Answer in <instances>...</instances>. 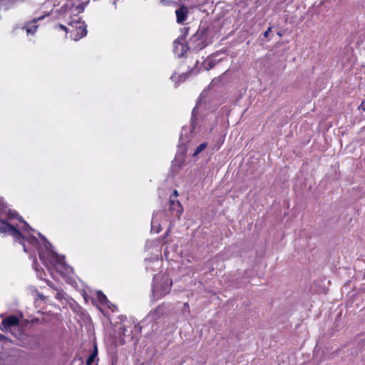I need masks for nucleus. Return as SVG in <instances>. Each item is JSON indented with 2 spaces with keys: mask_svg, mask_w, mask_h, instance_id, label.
I'll use <instances>...</instances> for the list:
<instances>
[{
  "mask_svg": "<svg viewBox=\"0 0 365 365\" xmlns=\"http://www.w3.org/2000/svg\"><path fill=\"white\" fill-rule=\"evenodd\" d=\"M34 230L19 216L16 211L7 207L0 198V233L12 236L23 245L24 251L28 252L31 248L28 247L26 242L38 250V257L48 271L55 269L62 276L69 274L73 272L72 267L64 261L63 256L58 255L51 250V245L41 233V243L32 234Z\"/></svg>",
  "mask_w": 365,
  "mask_h": 365,
  "instance_id": "1",
  "label": "nucleus"
},
{
  "mask_svg": "<svg viewBox=\"0 0 365 365\" xmlns=\"http://www.w3.org/2000/svg\"><path fill=\"white\" fill-rule=\"evenodd\" d=\"M173 281L168 274L154 276L152 287V299L157 301L168 294L171 290Z\"/></svg>",
  "mask_w": 365,
  "mask_h": 365,
  "instance_id": "2",
  "label": "nucleus"
},
{
  "mask_svg": "<svg viewBox=\"0 0 365 365\" xmlns=\"http://www.w3.org/2000/svg\"><path fill=\"white\" fill-rule=\"evenodd\" d=\"M68 24L72 27L75 26V29L69 31L70 38L71 39L74 41H78L81 38L86 36V26L84 25L83 23L79 21V18H78L77 16L73 21H70L68 22Z\"/></svg>",
  "mask_w": 365,
  "mask_h": 365,
  "instance_id": "3",
  "label": "nucleus"
},
{
  "mask_svg": "<svg viewBox=\"0 0 365 365\" xmlns=\"http://www.w3.org/2000/svg\"><path fill=\"white\" fill-rule=\"evenodd\" d=\"M185 40L183 35L174 41L173 51L178 57L183 56L187 51L190 49V46L185 44Z\"/></svg>",
  "mask_w": 365,
  "mask_h": 365,
  "instance_id": "4",
  "label": "nucleus"
},
{
  "mask_svg": "<svg viewBox=\"0 0 365 365\" xmlns=\"http://www.w3.org/2000/svg\"><path fill=\"white\" fill-rule=\"evenodd\" d=\"M45 15H43L41 16L34 18L31 21L24 24V26L22 27V29L26 31L27 36H34L36 34L37 29L38 27L37 22L40 20L43 19Z\"/></svg>",
  "mask_w": 365,
  "mask_h": 365,
  "instance_id": "5",
  "label": "nucleus"
},
{
  "mask_svg": "<svg viewBox=\"0 0 365 365\" xmlns=\"http://www.w3.org/2000/svg\"><path fill=\"white\" fill-rule=\"evenodd\" d=\"M19 322V319L16 316L10 315L3 319L2 322L0 324V329L3 331H6L12 327L18 325Z\"/></svg>",
  "mask_w": 365,
  "mask_h": 365,
  "instance_id": "6",
  "label": "nucleus"
},
{
  "mask_svg": "<svg viewBox=\"0 0 365 365\" xmlns=\"http://www.w3.org/2000/svg\"><path fill=\"white\" fill-rule=\"evenodd\" d=\"M165 313V308L163 305L158 306L156 309L151 310L146 317V319L150 322L157 321Z\"/></svg>",
  "mask_w": 365,
  "mask_h": 365,
  "instance_id": "7",
  "label": "nucleus"
},
{
  "mask_svg": "<svg viewBox=\"0 0 365 365\" xmlns=\"http://www.w3.org/2000/svg\"><path fill=\"white\" fill-rule=\"evenodd\" d=\"M189 46L190 49L200 50L205 46V44L203 39L198 34H195L190 38Z\"/></svg>",
  "mask_w": 365,
  "mask_h": 365,
  "instance_id": "8",
  "label": "nucleus"
},
{
  "mask_svg": "<svg viewBox=\"0 0 365 365\" xmlns=\"http://www.w3.org/2000/svg\"><path fill=\"white\" fill-rule=\"evenodd\" d=\"M218 54H213L208 56L203 62V67L205 70L209 71L217 63L222 61V58H217Z\"/></svg>",
  "mask_w": 365,
  "mask_h": 365,
  "instance_id": "9",
  "label": "nucleus"
},
{
  "mask_svg": "<svg viewBox=\"0 0 365 365\" xmlns=\"http://www.w3.org/2000/svg\"><path fill=\"white\" fill-rule=\"evenodd\" d=\"M97 299L101 305L110 308L113 312L116 309L115 306L107 299L106 296L101 291L97 292Z\"/></svg>",
  "mask_w": 365,
  "mask_h": 365,
  "instance_id": "10",
  "label": "nucleus"
},
{
  "mask_svg": "<svg viewBox=\"0 0 365 365\" xmlns=\"http://www.w3.org/2000/svg\"><path fill=\"white\" fill-rule=\"evenodd\" d=\"M175 14L177 17V22L179 24L183 23L186 20L187 16V7L181 6L175 11Z\"/></svg>",
  "mask_w": 365,
  "mask_h": 365,
  "instance_id": "11",
  "label": "nucleus"
},
{
  "mask_svg": "<svg viewBox=\"0 0 365 365\" xmlns=\"http://www.w3.org/2000/svg\"><path fill=\"white\" fill-rule=\"evenodd\" d=\"M17 1L18 0H0V10L6 11Z\"/></svg>",
  "mask_w": 365,
  "mask_h": 365,
  "instance_id": "12",
  "label": "nucleus"
},
{
  "mask_svg": "<svg viewBox=\"0 0 365 365\" xmlns=\"http://www.w3.org/2000/svg\"><path fill=\"white\" fill-rule=\"evenodd\" d=\"M187 76H188V74L187 73H182L178 76L175 73L171 76L170 79L173 82L177 83H181V82L185 81L186 80V78H187Z\"/></svg>",
  "mask_w": 365,
  "mask_h": 365,
  "instance_id": "13",
  "label": "nucleus"
},
{
  "mask_svg": "<svg viewBox=\"0 0 365 365\" xmlns=\"http://www.w3.org/2000/svg\"><path fill=\"white\" fill-rule=\"evenodd\" d=\"M173 198V196L170 197L172 209L176 210L178 213L181 214L182 212V205L178 200L175 201Z\"/></svg>",
  "mask_w": 365,
  "mask_h": 365,
  "instance_id": "14",
  "label": "nucleus"
},
{
  "mask_svg": "<svg viewBox=\"0 0 365 365\" xmlns=\"http://www.w3.org/2000/svg\"><path fill=\"white\" fill-rule=\"evenodd\" d=\"M207 143H201L199 146H197V148H196V150L193 153L192 155L193 156H197L199 153H200L202 150H204L207 148Z\"/></svg>",
  "mask_w": 365,
  "mask_h": 365,
  "instance_id": "15",
  "label": "nucleus"
},
{
  "mask_svg": "<svg viewBox=\"0 0 365 365\" xmlns=\"http://www.w3.org/2000/svg\"><path fill=\"white\" fill-rule=\"evenodd\" d=\"M95 359H96V354H91L88 356V359L86 361L87 365H92L93 364V362H94Z\"/></svg>",
  "mask_w": 365,
  "mask_h": 365,
  "instance_id": "16",
  "label": "nucleus"
},
{
  "mask_svg": "<svg viewBox=\"0 0 365 365\" xmlns=\"http://www.w3.org/2000/svg\"><path fill=\"white\" fill-rule=\"evenodd\" d=\"M57 290V293L56 294V299H62L64 297V292L62 290Z\"/></svg>",
  "mask_w": 365,
  "mask_h": 365,
  "instance_id": "17",
  "label": "nucleus"
},
{
  "mask_svg": "<svg viewBox=\"0 0 365 365\" xmlns=\"http://www.w3.org/2000/svg\"><path fill=\"white\" fill-rule=\"evenodd\" d=\"M55 27H56V29H59L65 31L66 33H69V31H70V29H67L65 26H63L62 24H58Z\"/></svg>",
  "mask_w": 365,
  "mask_h": 365,
  "instance_id": "18",
  "label": "nucleus"
},
{
  "mask_svg": "<svg viewBox=\"0 0 365 365\" xmlns=\"http://www.w3.org/2000/svg\"><path fill=\"white\" fill-rule=\"evenodd\" d=\"M133 327L135 329V331L136 332H140V329H141V327L139 326V324L138 323H136L135 321H133Z\"/></svg>",
  "mask_w": 365,
  "mask_h": 365,
  "instance_id": "19",
  "label": "nucleus"
},
{
  "mask_svg": "<svg viewBox=\"0 0 365 365\" xmlns=\"http://www.w3.org/2000/svg\"><path fill=\"white\" fill-rule=\"evenodd\" d=\"M154 222H154V219H153V220H152V225H151V230L152 231H155V232L158 233V232H160V228L158 227V228L155 229Z\"/></svg>",
  "mask_w": 365,
  "mask_h": 365,
  "instance_id": "20",
  "label": "nucleus"
},
{
  "mask_svg": "<svg viewBox=\"0 0 365 365\" xmlns=\"http://www.w3.org/2000/svg\"><path fill=\"white\" fill-rule=\"evenodd\" d=\"M34 267L37 273H38L40 272L39 269L36 267V259H34ZM38 275H39V274H38Z\"/></svg>",
  "mask_w": 365,
  "mask_h": 365,
  "instance_id": "21",
  "label": "nucleus"
},
{
  "mask_svg": "<svg viewBox=\"0 0 365 365\" xmlns=\"http://www.w3.org/2000/svg\"><path fill=\"white\" fill-rule=\"evenodd\" d=\"M122 331V333L126 336L127 335V332H128V330L125 329V326H122L120 328Z\"/></svg>",
  "mask_w": 365,
  "mask_h": 365,
  "instance_id": "22",
  "label": "nucleus"
},
{
  "mask_svg": "<svg viewBox=\"0 0 365 365\" xmlns=\"http://www.w3.org/2000/svg\"><path fill=\"white\" fill-rule=\"evenodd\" d=\"M153 263L155 264V265H159L160 264V261L158 258V257H155L154 258V260L153 261Z\"/></svg>",
  "mask_w": 365,
  "mask_h": 365,
  "instance_id": "23",
  "label": "nucleus"
},
{
  "mask_svg": "<svg viewBox=\"0 0 365 365\" xmlns=\"http://www.w3.org/2000/svg\"><path fill=\"white\" fill-rule=\"evenodd\" d=\"M6 339V337L4 335L0 334V341H4Z\"/></svg>",
  "mask_w": 365,
  "mask_h": 365,
  "instance_id": "24",
  "label": "nucleus"
},
{
  "mask_svg": "<svg viewBox=\"0 0 365 365\" xmlns=\"http://www.w3.org/2000/svg\"><path fill=\"white\" fill-rule=\"evenodd\" d=\"M173 197L176 198L178 196V192L177 190H174L173 195H171Z\"/></svg>",
  "mask_w": 365,
  "mask_h": 365,
  "instance_id": "25",
  "label": "nucleus"
},
{
  "mask_svg": "<svg viewBox=\"0 0 365 365\" xmlns=\"http://www.w3.org/2000/svg\"><path fill=\"white\" fill-rule=\"evenodd\" d=\"M197 106H198V103L196 104L195 107V108H193V110H192V117H193V116H194V115H195V111H196V109H197Z\"/></svg>",
  "mask_w": 365,
  "mask_h": 365,
  "instance_id": "26",
  "label": "nucleus"
},
{
  "mask_svg": "<svg viewBox=\"0 0 365 365\" xmlns=\"http://www.w3.org/2000/svg\"><path fill=\"white\" fill-rule=\"evenodd\" d=\"M270 30H271V29H270V28H269V29H267V30L264 33V35L265 36H267V35H268L269 32L270 31Z\"/></svg>",
  "mask_w": 365,
  "mask_h": 365,
  "instance_id": "27",
  "label": "nucleus"
},
{
  "mask_svg": "<svg viewBox=\"0 0 365 365\" xmlns=\"http://www.w3.org/2000/svg\"><path fill=\"white\" fill-rule=\"evenodd\" d=\"M47 284H48V285L49 287H52V288H54V287H53V283H52V282H50L47 281Z\"/></svg>",
  "mask_w": 365,
  "mask_h": 365,
  "instance_id": "28",
  "label": "nucleus"
},
{
  "mask_svg": "<svg viewBox=\"0 0 365 365\" xmlns=\"http://www.w3.org/2000/svg\"><path fill=\"white\" fill-rule=\"evenodd\" d=\"M97 353H98L97 348L95 347L94 351H93V352L92 354H96V357L97 356Z\"/></svg>",
  "mask_w": 365,
  "mask_h": 365,
  "instance_id": "29",
  "label": "nucleus"
},
{
  "mask_svg": "<svg viewBox=\"0 0 365 365\" xmlns=\"http://www.w3.org/2000/svg\"><path fill=\"white\" fill-rule=\"evenodd\" d=\"M184 307L185 308H189V305L187 303H185Z\"/></svg>",
  "mask_w": 365,
  "mask_h": 365,
  "instance_id": "30",
  "label": "nucleus"
}]
</instances>
